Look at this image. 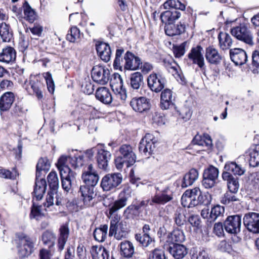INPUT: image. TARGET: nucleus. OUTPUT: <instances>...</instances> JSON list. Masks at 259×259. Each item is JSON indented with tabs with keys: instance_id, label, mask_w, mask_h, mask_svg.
<instances>
[{
	"instance_id": "nucleus-1",
	"label": "nucleus",
	"mask_w": 259,
	"mask_h": 259,
	"mask_svg": "<svg viewBox=\"0 0 259 259\" xmlns=\"http://www.w3.org/2000/svg\"><path fill=\"white\" fill-rule=\"evenodd\" d=\"M119 152L120 155L114 160L115 166L118 170L121 169L124 164L128 167L135 163L136 155L131 145L128 144L121 145L119 149Z\"/></svg>"
},
{
	"instance_id": "nucleus-2",
	"label": "nucleus",
	"mask_w": 259,
	"mask_h": 259,
	"mask_svg": "<svg viewBox=\"0 0 259 259\" xmlns=\"http://www.w3.org/2000/svg\"><path fill=\"white\" fill-rule=\"evenodd\" d=\"M17 248L20 258H24L29 256L33 251L34 242L29 236L23 233L17 234Z\"/></svg>"
},
{
	"instance_id": "nucleus-3",
	"label": "nucleus",
	"mask_w": 259,
	"mask_h": 259,
	"mask_svg": "<svg viewBox=\"0 0 259 259\" xmlns=\"http://www.w3.org/2000/svg\"><path fill=\"white\" fill-rule=\"evenodd\" d=\"M231 34L249 46L254 45L253 35L250 31L249 26L246 23H241L239 25L231 29Z\"/></svg>"
},
{
	"instance_id": "nucleus-4",
	"label": "nucleus",
	"mask_w": 259,
	"mask_h": 259,
	"mask_svg": "<svg viewBox=\"0 0 259 259\" xmlns=\"http://www.w3.org/2000/svg\"><path fill=\"white\" fill-rule=\"evenodd\" d=\"M130 189L128 187H125L123 190L119 193L117 199L112 203L106 205L107 200L109 198L104 199V205L109 207V213L112 215L117 212L118 210L124 207L127 204V201L131 197Z\"/></svg>"
},
{
	"instance_id": "nucleus-5",
	"label": "nucleus",
	"mask_w": 259,
	"mask_h": 259,
	"mask_svg": "<svg viewBox=\"0 0 259 259\" xmlns=\"http://www.w3.org/2000/svg\"><path fill=\"white\" fill-rule=\"evenodd\" d=\"M23 87L29 94L35 95L38 100L43 98L44 85L36 77H31L28 81L26 80Z\"/></svg>"
},
{
	"instance_id": "nucleus-6",
	"label": "nucleus",
	"mask_w": 259,
	"mask_h": 259,
	"mask_svg": "<svg viewBox=\"0 0 259 259\" xmlns=\"http://www.w3.org/2000/svg\"><path fill=\"white\" fill-rule=\"evenodd\" d=\"M122 181V177L120 173H114L105 175L102 179L101 186L104 191H108L115 189Z\"/></svg>"
},
{
	"instance_id": "nucleus-7",
	"label": "nucleus",
	"mask_w": 259,
	"mask_h": 259,
	"mask_svg": "<svg viewBox=\"0 0 259 259\" xmlns=\"http://www.w3.org/2000/svg\"><path fill=\"white\" fill-rule=\"evenodd\" d=\"M92 77L95 82L105 85L110 81V70L103 66H95L92 70Z\"/></svg>"
},
{
	"instance_id": "nucleus-8",
	"label": "nucleus",
	"mask_w": 259,
	"mask_h": 259,
	"mask_svg": "<svg viewBox=\"0 0 259 259\" xmlns=\"http://www.w3.org/2000/svg\"><path fill=\"white\" fill-rule=\"evenodd\" d=\"M241 217L236 214L228 216L224 222V229L231 234H237L241 231Z\"/></svg>"
},
{
	"instance_id": "nucleus-9",
	"label": "nucleus",
	"mask_w": 259,
	"mask_h": 259,
	"mask_svg": "<svg viewBox=\"0 0 259 259\" xmlns=\"http://www.w3.org/2000/svg\"><path fill=\"white\" fill-rule=\"evenodd\" d=\"M110 84L117 98L122 102L125 101L127 98L126 91L123 88V81L120 75L114 74V77L110 78Z\"/></svg>"
},
{
	"instance_id": "nucleus-10",
	"label": "nucleus",
	"mask_w": 259,
	"mask_h": 259,
	"mask_svg": "<svg viewBox=\"0 0 259 259\" xmlns=\"http://www.w3.org/2000/svg\"><path fill=\"white\" fill-rule=\"evenodd\" d=\"M127 234L126 225L122 222L118 223L117 219L112 220L110 222L109 235L114 237L117 240H121L125 238Z\"/></svg>"
},
{
	"instance_id": "nucleus-11",
	"label": "nucleus",
	"mask_w": 259,
	"mask_h": 259,
	"mask_svg": "<svg viewBox=\"0 0 259 259\" xmlns=\"http://www.w3.org/2000/svg\"><path fill=\"white\" fill-rule=\"evenodd\" d=\"M246 228L253 233H259V213L249 212L246 213L243 219Z\"/></svg>"
},
{
	"instance_id": "nucleus-12",
	"label": "nucleus",
	"mask_w": 259,
	"mask_h": 259,
	"mask_svg": "<svg viewBox=\"0 0 259 259\" xmlns=\"http://www.w3.org/2000/svg\"><path fill=\"white\" fill-rule=\"evenodd\" d=\"M124 69L128 70H136L140 68L142 64L141 59L136 56L130 51L126 52L124 56Z\"/></svg>"
},
{
	"instance_id": "nucleus-13",
	"label": "nucleus",
	"mask_w": 259,
	"mask_h": 259,
	"mask_svg": "<svg viewBox=\"0 0 259 259\" xmlns=\"http://www.w3.org/2000/svg\"><path fill=\"white\" fill-rule=\"evenodd\" d=\"M203 48L200 46L193 48L188 54V58L193 64H197L203 71L205 69L204 59L202 54Z\"/></svg>"
},
{
	"instance_id": "nucleus-14",
	"label": "nucleus",
	"mask_w": 259,
	"mask_h": 259,
	"mask_svg": "<svg viewBox=\"0 0 259 259\" xmlns=\"http://www.w3.org/2000/svg\"><path fill=\"white\" fill-rule=\"evenodd\" d=\"M172 199V193L171 192L169 191V189L167 188L161 192L156 193L154 196L152 197L150 201V205H164L170 201Z\"/></svg>"
},
{
	"instance_id": "nucleus-15",
	"label": "nucleus",
	"mask_w": 259,
	"mask_h": 259,
	"mask_svg": "<svg viewBox=\"0 0 259 259\" xmlns=\"http://www.w3.org/2000/svg\"><path fill=\"white\" fill-rule=\"evenodd\" d=\"M165 81L160 75L155 73L150 74L147 79L148 87L156 93L159 92L164 88Z\"/></svg>"
},
{
	"instance_id": "nucleus-16",
	"label": "nucleus",
	"mask_w": 259,
	"mask_h": 259,
	"mask_svg": "<svg viewBox=\"0 0 259 259\" xmlns=\"http://www.w3.org/2000/svg\"><path fill=\"white\" fill-rule=\"evenodd\" d=\"M229 53L231 60L236 65H242L245 64L248 60L246 52L242 49H230Z\"/></svg>"
},
{
	"instance_id": "nucleus-17",
	"label": "nucleus",
	"mask_w": 259,
	"mask_h": 259,
	"mask_svg": "<svg viewBox=\"0 0 259 259\" xmlns=\"http://www.w3.org/2000/svg\"><path fill=\"white\" fill-rule=\"evenodd\" d=\"M130 105L134 110L142 113L149 109V100L145 97L134 98L130 102Z\"/></svg>"
},
{
	"instance_id": "nucleus-18",
	"label": "nucleus",
	"mask_w": 259,
	"mask_h": 259,
	"mask_svg": "<svg viewBox=\"0 0 259 259\" xmlns=\"http://www.w3.org/2000/svg\"><path fill=\"white\" fill-rule=\"evenodd\" d=\"M153 136L150 134H146L145 137L141 140L139 150L141 153H143L145 155L147 153L150 154L154 148V142H153Z\"/></svg>"
},
{
	"instance_id": "nucleus-19",
	"label": "nucleus",
	"mask_w": 259,
	"mask_h": 259,
	"mask_svg": "<svg viewBox=\"0 0 259 259\" xmlns=\"http://www.w3.org/2000/svg\"><path fill=\"white\" fill-rule=\"evenodd\" d=\"M39 177L36 176L35 186L32 192L33 199L35 198L37 201L42 198L47 188L46 180L44 178L39 179Z\"/></svg>"
},
{
	"instance_id": "nucleus-20",
	"label": "nucleus",
	"mask_w": 259,
	"mask_h": 259,
	"mask_svg": "<svg viewBox=\"0 0 259 259\" xmlns=\"http://www.w3.org/2000/svg\"><path fill=\"white\" fill-rule=\"evenodd\" d=\"M96 50L102 60L105 62H108L110 60L112 53L110 47L108 44L98 42L96 44Z\"/></svg>"
},
{
	"instance_id": "nucleus-21",
	"label": "nucleus",
	"mask_w": 259,
	"mask_h": 259,
	"mask_svg": "<svg viewBox=\"0 0 259 259\" xmlns=\"http://www.w3.org/2000/svg\"><path fill=\"white\" fill-rule=\"evenodd\" d=\"M205 58L209 63L214 65L220 64L223 59V57L218 50L213 47H208L206 49Z\"/></svg>"
},
{
	"instance_id": "nucleus-22",
	"label": "nucleus",
	"mask_w": 259,
	"mask_h": 259,
	"mask_svg": "<svg viewBox=\"0 0 259 259\" xmlns=\"http://www.w3.org/2000/svg\"><path fill=\"white\" fill-rule=\"evenodd\" d=\"M15 100V96L13 92H7L0 97V111H8Z\"/></svg>"
},
{
	"instance_id": "nucleus-23",
	"label": "nucleus",
	"mask_w": 259,
	"mask_h": 259,
	"mask_svg": "<svg viewBox=\"0 0 259 259\" xmlns=\"http://www.w3.org/2000/svg\"><path fill=\"white\" fill-rule=\"evenodd\" d=\"M111 157V154L110 152L104 149L99 150L97 156V161L99 167L103 170H106Z\"/></svg>"
},
{
	"instance_id": "nucleus-24",
	"label": "nucleus",
	"mask_w": 259,
	"mask_h": 259,
	"mask_svg": "<svg viewBox=\"0 0 259 259\" xmlns=\"http://www.w3.org/2000/svg\"><path fill=\"white\" fill-rule=\"evenodd\" d=\"M57 190H51L48 192L46 198V201L43 203V206L45 211H48L51 206L54 205V200L56 199L55 205L59 206L61 204V199L58 197L56 193Z\"/></svg>"
},
{
	"instance_id": "nucleus-25",
	"label": "nucleus",
	"mask_w": 259,
	"mask_h": 259,
	"mask_svg": "<svg viewBox=\"0 0 259 259\" xmlns=\"http://www.w3.org/2000/svg\"><path fill=\"white\" fill-rule=\"evenodd\" d=\"M231 191H227L220 197V202L227 206L232 207L233 205L240 201L238 195Z\"/></svg>"
},
{
	"instance_id": "nucleus-26",
	"label": "nucleus",
	"mask_w": 259,
	"mask_h": 259,
	"mask_svg": "<svg viewBox=\"0 0 259 259\" xmlns=\"http://www.w3.org/2000/svg\"><path fill=\"white\" fill-rule=\"evenodd\" d=\"M174 97L172 96V92L169 89L164 90L161 94L160 107L163 110L168 109L173 105Z\"/></svg>"
},
{
	"instance_id": "nucleus-27",
	"label": "nucleus",
	"mask_w": 259,
	"mask_h": 259,
	"mask_svg": "<svg viewBox=\"0 0 259 259\" xmlns=\"http://www.w3.org/2000/svg\"><path fill=\"white\" fill-rule=\"evenodd\" d=\"M246 156L250 166L259 165V144L249 148L246 152Z\"/></svg>"
},
{
	"instance_id": "nucleus-28",
	"label": "nucleus",
	"mask_w": 259,
	"mask_h": 259,
	"mask_svg": "<svg viewBox=\"0 0 259 259\" xmlns=\"http://www.w3.org/2000/svg\"><path fill=\"white\" fill-rule=\"evenodd\" d=\"M223 180L227 181L229 191L237 193L238 191L239 184L238 179L234 177L229 172L222 173Z\"/></svg>"
},
{
	"instance_id": "nucleus-29",
	"label": "nucleus",
	"mask_w": 259,
	"mask_h": 259,
	"mask_svg": "<svg viewBox=\"0 0 259 259\" xmlns=\"http://www.w3.org/2000/svg\"><path fill=\"white\" fill-rule=\"evenodd\" d=\"M199 172L195 168H191L189 172L186 173L182 180L181 187L187 188L192 185L198 178Z\"/></svg>"
},
{
	"instance_id": "nucleus-30",
	"label": "nucleus",
	"mask_w": 259,
	"mask_h": 259,
	"mask_svg": "<svg viewBox=\"0 0 259 259\" xmlns=\"http://www.w3.org/2000/svg\"><path fill=\"white\" fill-rule=\"evenodd\" d=\"M16 57V52L15 49L11 47H8L3 49L0 53V62L10 63L13 62Z\"/></svg>"
},
{
	"instance_id": "nucleus-31",
	"label": "nucleus",
	"mask_w": 259,
	"mask_h": 259,
	"mask_svg": "<svg viewBox=\"0 0 259 259\" xmlns=\"http://www.w3.org/2000/svg\"><path fill=\"white\" fill-rule=\"evenodd\" d=\"M185 240L184 234L182 230L179 229H174L169 233L166 237V242L172 245L174 244H179Z\"/></svg>"
},
{
	"instance_id": "nucleus-32",
	"label": "nucleus",
	"mask_w": 259,
	"mask_h": 259,
	"mask_svg": "<svg viewBox=\"0 0 259 259\" xmlns=\"http://www.w3.org/2000/svg\"><path fill=\"white\" fill-rule=\"evenodd\" d=\"M169 253L176 259H182L187 254L186 247L181 244H174L168 248Z\"/></svg>"
},
{
	"instance_id": "nucleus-33",
	"label": "nucleus",
	"mask_w": 259,
	"mask_h": 259,
	"mask_svg": "<svg viewBox=\"0 0 259 259\" xmlns=\"http://www.w3.org/2000/svg\"><path fill=\"white\" fill-rule=\"evenodd\" d=\"M96 98L104 104L111 103L112 98L108 89L106 87L99 88L96 92Z\"/></svg>"
},
{
	"instance_id": "nucleus-34",
	"label": "nucleus",
	"mask_w": 259,
	"mask_h": 259,
	"mask_svg": "<svg viewBox=\"0 0 259 259\" xmlns=\"http://www.w3.org/2000/svg\"><path fill=\"white\" fill-rule=\"evenodd\" d=\"M218 39L220 48L223 51L230 49L233 45L232 37L227 33L220 32L218 35Z\"/></svg>"
},
{
	"instance_id": "nucleus-35",
	"label": "nucleus",
	"mask_w": 259,
	"mask_h": 259,
	"mask_svg": "<svg viewBox=\"0 0 259 259\" xmlns=\"http://www.w3.org/2000/svg\"><path fill=\"white\" fill-rule=\"evenodd\" d=\"M186 26L181 22L180 24L175 25L173 23L166 24L165 26V33L169 36L180 35L185 31Z\"/></svg>"
},
{
	"instance_id": "nucleus-36",
	"label": "nucleus",
	"mask_w": 259,
	"mask_h": 259,
	"mask_svg": "<svg viewBox=\"0 0 259 259\" xmlns=\"http://www.w3.org/2000/svg\"><path fill=\"white\" fill-rule=\"evenodd\" d=\"M181 14L176 10H167L162 13L160 18L162 23L165 24L173 23L181 17Z\"/></svg>"
},
{
	"instance_id": "nucleus-37",
	"label": "nucleus",
	"mask_w": 259,
	"mask_h": 259,
	"mask_svg": "<svg viewBox=\"0 0 259 259\" xmlns=\"http://www.w3.org/2000/svg\"><path fill=\"white\" fill-rule=\"evenodd\" d=\"M90 252L93 259H109V251L101 246H92Z\"/></svg>"
},
{
	"instance_id": "nucleus-38",
	"label": "nucleus",
	"mask_w": 259,
	"mask_h": 259,
	"mask_svg": "<svg viewBox=\"0 0 259 259\" xmlns=\"http://www.w3.org/2000/svg\"><path fill=\"white\" fill-rule=\"evenodd\" d=\"M225 172L233 173L234 175L242 176L245 172V169L241 165L237 164L234 161L227 162L224 166Z\"/></svg>"
},
{
	"instance_id": "nucleus-39",
	"label": "nucleus",
	"mask_w": 259,
	"mask_h": 259,
	"mask_svg": "<svg viewBox=\"0 0 259 259\" xmlns=\"http://www.w3.org/2000/svg\"><path fill=\"white\" fill-rule=\"evenodd\" d=\"M192 142L194 144L205 147L207 149H210L212 145L211 137L207 134H203V136L199 135H196Z\"/></svg>"
},
{
	"instance_id": "nucleus-40",
	"label": "nucleus",
	"mask_w": 259,
	"mask_h": 259,
	"mask_svg": "<svg viewBox=\"0 0 259 259\" xmlns=\"http://www.w3.org/2000/svg\"><path fill=\"white\" fill-rule=\"evenodd\" d=\"M121 254L126 258H131L135 252L133 244L129 241H122L120 244Z\"/></svg>"
},
{
	"instance_id": "nucleus-41",
	"label": "nucleus",
	"mask_w": 259,
	"mask_h": 259,
	"mask_svg": "<svg viewBox=\"0 0 259 259\" xmlns=\"http://www.w3.org/2000/svg\"><path fill=\"white\" fill-rule=\"evenodd\" d=\"M130 83L133 89L138 90L144 84L143 75L139 72L132 73L130 76Z\"/></svg>"
},
{
	"instance_id": "nucleus-42",
	"label": "nucleus",
	"mask_w": 259,
	"mask_h": 259,
	"mask_svg": "<svg viewBox=\"0 0 259 259\" xmlns=\"http://www.w3.org/2000/svg\"><path fill=\"white\" fill-rule=\"evenodd\" d=\"M225 213V207L220 205H216L211 209L208 220L210 222H214L217 219L222 218Z\"/></svg>"
},
{
	"instance_id": "nucleus-43",
	"label": "nucleus",
	"mask_w": 259,
	"mask_h": 259,
	"mask_svg": "<svg viewBox=\"0 0 259 259\" xmlns=\"http://www.w3.org/2000/svg\"><path fill=\"white\" fill-rule=\"evenodd\" d=\"M69 231L67 225H63L60 228V235L58 239V247L60 250L63 249L68 238Z\"/></svg>"
},
{
	"instance_id": "nucleus-44",
	"label": "nucleus",
	"mask_w": 259,
	"mask_h": 259,
	"mask_svg": "<svg viewBox=\"0 0 259 259\" xmlns=\"http://www.w3.org/2000/svg\"><path fill=\"white\" fill-rule=\"evenodd\" d=\"M69 157L62 155L58 159L57 166L60 171V174H70L71 170L69 166Z\"/></svg>"
},
{
	"instance_id": "nucleus-45",
	"label": "nucleus",
	"mask_w": 259,
	"mask_h": 259,
	"mask_svg": "<svg viewBox=\"0 0 259 259\" xmlns=\"http://www.w3.org/2000/svg\"><path fill=\"white\" fill-rule=\"evenodd\" d=\"M108 229L107 225H102L99 228L96 229L94 232L95 239L99 242H104L107 235Z\"/></svg>"
},
{
	"instance_id": "nucleus-46",
	"label": "nucleus",
	"mask_w": 259,
	"mask_h": 259,
	"mask_svg": "<svg viewBox=\"0 0 259 259\" xmlns=\"http://www.w3.org/2000/svg\"><path fill=\"white\" fill-rule=\"evenodd\" d=\"M0 36L5 42H9L12 37L10 27L5 23H0Z\"/></svg>"
},
{
	"instance_id": "nucleus-47",
	"label": "nucleus",
	"mask_w": 259,
	"mask_h": 259,
	"mask_svg": "<svg viewBox=\"0 0 259 259\" xmlns=\"http://www.w3.org/2000/svg\"><path fill=\"white\" fill-rule=\"evenodd\" d=\"M44 207L43 205H36L33 202L31 206V212L30 214V218L31 219H34L38 220L40 218L44 215Z\"/></svg>"
},
{
	"instance_id": "nucleus-48",
	"label": "nucleus",
	"mask_w": 259,
	"mask_h": 259,
	"mask_svg": "<svg viewBox=\"0 0 259 259\" xmlns=\"http://www.w3.org/2000/svg\"><path fill=\"white\" fill-rule=\"evenodd\" d=\"M99 179V177L97 173L89 175H82V180L84 183L83 186L94 187L97 184Z\"/></svg>"
},
{
	"instance_id": "nucleus-49",
	"label": "nucleus",
	"mask_w": 259,
	"mask_h": 259,
	"mask_svg": "<svg viewBox=\"0 0 259 259\" xmlns=\"http://www.w3.org/2000/svg\"><path fill=\"white\" fill-rule=\"evenodd\" d=\"M50 168V163L47 158H41L36 165V176L40 177L41 171H47Z\"/></svg>"
},
{
	"instance_id": "nucleus-50",
	"label": "nucleus",
	"mask_w": 259,
	"mask_h": 259,
	"mask_svg": "<svg viewBox=\"0 0 259 259\" xmlns=\"http://www.w3.org/2000/svg\"><path fill=\"white\" fill-rule=\"evenodd\" d=\"M164 9H174L175 10H180L184 11L186 9V5L179 0H167L163 4Z\"/></svg>"
},
{
	"instance_id": "nucleus-51",
	"label": "nucleus",
	"mask_w": 259,
	"mask_h": 259,
	"mask_svg": "<svg viewBox=\"0 0 259 259\" xmlns=\"http://www.w3.org/2000/svg\"><path fill=\"white\" fill-rule=\"evenodd\" d=\"M135 238L137 241L139 242L144 247H147L154 242V240L149 236L148 233L136 234Z\"/></svg>"
},
{
	"instance_id": "nucleus-52",
	"label": "nucleus",
	"mask_w": 259,
	"mask_h": 259,
	"mask_svg": "<svg viewBox=\"0 0 259 259\" xmlns=\"http://www.w3.org/2000/svg\"><path fill=\"white\" fill-rule=\"evenodd\" d=\"M24 13L26 20L32 22L35 19V13L34 11L30 7L27 2L23 4Z\"/></svg>"
},
{
	"instance_id": "nucleus-53",
	"label": "nucleus",
	"mask_w": 259,
	"mask_h": 259,
	"mask_svg": "<svg viewBox=\"0 0 259 259\" xmlns=\"http://www.w3.org/2000/svg\"><path fill=\"white\" fill-rule=\"evenodd\" d=\"M47 179L51 190H57L59 187V180L56 172L52 171L48 176Z\"/></svg>"
},
{
	"instance_id": "nucleus-54",
	"label": "nucleus",
	"mask_w": 259,
	"mask_h": 259,
	"mask_svg": "<svg viewBox=\"0 0 259 259\" xmlns=\"http://www.w3.org/2000/svg\"><path fill=\"white\" fill-rule=\"evenodd\" d=\"M203 174L204 176H206L217 181L219 174V170L218 168L214 166L210 165L208 167L204 169Z\"/></svg>"
},
{
	"instance_id": "nucleus-55",
	"label": "nucleus",
	"mask_w": 259,
	"mask_h": 259,
	"mask_svg": "<svg viewBox=\"0 0 259 259\" xmlns=\"http://www.w3.org/2000/svg\"><path fill=\"white\" fill-rule=\"evenodd\" d=\"M124 50L122 48L118 49L116 51L115 58L113 63V66L115 69H119L122 70V65L121 62H122V55L123 54Z\"/></svg>"
},
{
	"instance_id": "nucleus-56",
	"label": "nucleus",
	"mask_w": 259,
	"mask_h": 259,
	"mask_svg": "<svg viewBox=\"0 0 259 259\" xmlns=\"http://www.w3.org/2000/svg\"><path fill=\"white\" fill-rule=\"evenodd\" d=\"M42 240L45 244L48 245L49 247H51L54 245L55 236L53 233L46 231L42 235Z\"/></svg>"
},
{
	"instance_id": "nucleus-57",
	"label": "nucleus",
	"mask_w": 259,
	"mask_h": 259,
	"mask_svg": "<svg viewBox=\"0 0 259 259\" xmlns=\"http://www.w3.org/2000/svg\"><path fill=\"white\" fill-rule=\"evenodd\" d=\"M94 91V84L89 78H85L82 84V91L86 95H92Z\"/></svg>"
},
{
	"instance_id": "nucleus-58",
	"label": "nucleus",
	"mask_w": 259,
	"mask_h": 259,
	"mask_svg": "<svg viewBox=\"0 0 259 259\" xmlns=\"http://www.w3.org/2000/svg\"><path fill=\"white\" fill-rule=\"evenodd\" d=\"M60 176L62 181V187L66 192H68L71 187L70 174L61 173Z\"/></svg>"
},
{
	"instance_id": "nucleus-59",
	"label": "nucleus",
	"mask_w": 259,
	"mask_h": 259,
	"mask_svg": "<svg viewBox=\"0 0 259 259\" xmlns=\"http://www.w3.org/2000/svg\"><path fill=\"white\" fill-rule=\"evenodd\" d=\"M181 203L182 205L185 207H194L191 197L189 193V190H186L183 194L181 198Z\"/></svg>"
},
{
	"instance_id": "nucleus-60",
	"label": "nucleus",
	"mask_w": 259,
	"mask_h": 259,
	"mask_svg": "<svg viewBox=\"0 0 259 259\" xmlns=\"http://www.w3.org/2000/svg\"><path fill=\"white\" fill-rule=\"evenodd\" d=\"M79 37L80 30L75 26L71 27L70 33L66 35L67 39L70 42H74L77 39H79Z\"/></svg>"
},
{
	"instance_id": "nucleus-61",
	"label": "nucleus",
	"mask_w": 259,
	"mask_h": 259,
	"mask_svg": "<svg viewBox=\"0 0 259 259\" xmlns=\"http://www.w3.org/2000/svg\"><path fill=\"white\" fill-rule=\"evenodd\" d=\"M43 76L45 78L48 89L49 92L53 94L55 90V84L53 79L52 74L50 72H47L43 74Z\"/></svg>"
},
{
	"instance_id": "nucleus-62",
	"label": "nucleus",
	"mask_w": 259,
	"mask_h": 259,
	"mask_svg": "<svg viewBox=\"0 0 259 259\" xmlns=\"http://www.w3.org/2000/svg\"><path fill=\"white\" fill-rule=\"evenodd\" d=\"M190 197L192 200L194 206L198 205V199L200 197V190L199 188L196 187L191 190H189Z\"/></svg>"
},
{
	"instance_id": "nucleus-63",
	"label": "nucleus",
	"mask_w": 259,
	"mask_h": 259,
	"mask_svg": "<svg viewBox=\"0 0 259 259\" xmlns=\"http://www.w3.org/2000/svg\"><path fill=\"white\" fill-rule=\"evenodd\" d=\"M211 200V195L208 193H202L200 191V197L198 199V205H208L210 204Z\"/></svg>"
},
{
	"instance_id": "nucleus-64",
	"label": "nucleus",
	"mask_w": 259,
	"mask_h": 259,
	"mask_svg": "<svg viewBox=\"0 0 259 259\" xmlns=\"http://www.w3.org/2000/svg\"><path fill=\"white\" fill-rule=\"evenodd\" d=\"M149 259H165L164 251L162 249H155L150 255Z\"/></svg>"
}]
</instances>
